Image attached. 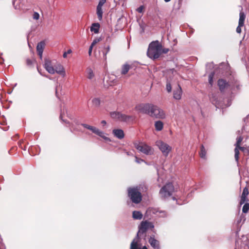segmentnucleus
I'll return each instance as SVG.
<instances>
[{"mask_svg": "<svg viewBox=\"0 0 249 249\" xmlns=\"http://www.w3.org/2000/svg\"><path fill=\"white\" fill-rule=\"evenodd\" d=\"M32 61L30 59H27V64L28 65H31L32 64Z\"/></svg>", "mask_w": 249, "mask_h": 249, "instance_id": "nucleus-46", "label": "nucleus"}, {"mask_svg": "<svg viewBox=\"0 0 249 249\" xmlns=\"http://www.w3.org/2000/svg\"><path fill=\"white\" fill-rule=\"evenodd\" d=\"M163 123L160 121H156L155 123V129L157 131H160L163 128Z\"/></svg>", "mask_w": 249, "mask_h": 249, "instance_id": "nucleus-26", "label": "nucleus"}, {"mask_svg": "<svg viewBox=\"0 0 249 249\" xmlns=\"http://www.w3.org/2000/svg\"><path fill=\"white\" fill-rule=\"evenodd\" d=\"M81 125H82L85 128L90 130L91 131H92V133H93L94 134L95 133L97 129V128L96 127L89 125L86 124H82Z\"/></svg>", "mask_w": 249, "mask_h": 249, "instance_id": "nucleus-25", "label": "nucleus"}, {"mask_svg": "<svg viewBox=\"0 0 249 249\" xmlns=\"http://www.w3.org/2000/svg\"><path fill=\"white\" fill-rule=\"evenodd\" d=\"M244 25H239V24H238V26L236 28V31L237 33L240 34L241 32V27H243Z\"/></svg>", "mask_w": 249, "mask_h": 249, "instance_id": "nucleus-41", "label": "nucleus"}, {"mask_svg": "<svg viewBox=\"0 0 249 249\" xmlns=\"http://www.w3.org/2000/svg\"><path fill=\"white\" fill-rule=\"evenodd\" d=\"M39 14L36 12H34L33 15V18L34 19L38 20L39 18Z\"/></svg>", "mask_w": 249, "mask_h": 249, "instance_id": "nucleus-36", "label": "nucleus"}, {"mask_svg": "<svg viewBox=\"0 0 249 249\" xmlns=\"http://www.w3.org/2000/svg\"><path fill=\"white\" fill-rule=\"evenodd\" d=\"M2 129H3L4 131H6L7 130L8 128H7V127H2L1 128Z\"/></svg>", "mask_w": 249, "mask_h": 249, "instance_id": "nucleus-51", "label": "nucleus"}, {"mask_svg": "<svg viewBox=\"0 0 249 249\" xmlns=\"http://www.w3.org/2000/svg\"><path fill=\"white\" fill-rule=\"evenodd\" d=\"M149 115L158 119H164L165 117L163 110L155 105H153Z\"/></svg>", "mask_w": 249, "mask_h": 249, "instance_id": "nucleus-6", "label": "nucleus"}, {"mask_svg": "<svg viewBox=\"0 0 249 249\" xmlns=\"http://www.w3.org/2000/svg\"><path fill=\"white\" fill-rule=\"evenodd\" d=\"M242 140H243V138L241 136L238 137L237 138V142L236 143V147L234 149V152H235L234 157H235V159L236 161H237V162H238V161L239 155V151L238 149V147L240 145V143L241 142Z\"/></svg>", "mask_w": 249, "mask_h": 249, "instance_id": "nucleus-13", "label": "nucleus"}, {"mask_svg": "<svg viewBox=\"0 0 249 249\" xmlns=\"http://www.w3.org/2000/svg\"><path fill=\"white\" fill-rule=\"evenodd\" d=\"M4 59L2 57H0V64H2L3 63Z\"/></svg>", "mask_w": 249, "mask_h": 249, "instance_id": "nucleus-48", "label": "nucleus"}, {"mask_svg": "<svg viewBox=\"0 0 249 249\" xmlns=\"http://www.w3.org/2000/svg\"><path fill=\"white\" fill-rule=\"evenodd\" d=\"M156 145L161 151L163 155L167 157L172 150V147L168 144L161 141H158L156 142Z\"/></svg>", "mask_w": 249, "mask_h": 249, "instance_id": "nucleus-7", "label": "nucleus"}, {"mask_svg": "<svg viewBox=\"0 0 249 249\" xmlns=\"http://www.w3.org/2000/svg\"><path fill=\"white\" fill-rule=\"evenodd\" d=\"M246 16L243 12H240L239 15V25H244Z\"/></svg>", "mask_w": 249, "mask_h": 249, "instance_id": "nucleus-27", "label": "nucleus"}, {"mask_svg": "<svg viewBox=\"0 0 249 249\" xmlns=\"http://www.w3.org/2000/svg\"><path fill=\"white\" fill-rule=\"evenodd\" d=\"M72 51L71 49H69L67 51V52H65L63 54V56L64 58H66L67 57V54H70L71 53Z\"/></svg>", "mask_w": 249, "mask_h": 249, "instance_id": "nucleus-40", "label": "nucleus"}, {"mask_svg": "<svg viewBox=\"0 0 249 249\" xmlns=\"http://www.w3.org/2000/svg\"><path fill=\"white\" fill-rule=\"evenodd\" d=\"M45 46V42L44 41H41L37 44L36 47V51L38 54L39 56L40 59H42L43 50Z\"/></svg>", "mask_w": 249, "mask_h": 249, "instance_id": "nucleus-16", "label": "nucleus"}, {"mask_svg": "<svg viewBox=\"0 0 249 249\" xmlns=\"http://www.w3.org/2000/svg\"><path fill=\"white\" fill-rule=\"evenodd\" d=\"M144 9V6L143 5H141L140 7H139L137 9V11L140 13H142L143 12Z\"/></svg>", "mask_w": 249, "mask_h": 249, "instance_id": "nucleus-39", "label": "nucleus"}, {"mask_svg": "<svg viewBox=\"0 0 249 249\" xmlns=\"http://www.w3.org/2000/svg\"><path fill=\"white\" fill-rule=\"evenodd\" d=\"M130 65L127 64L123 65L122 68L121 73L122 74H125L127 73L130 69Z\"/></svg>", "mask_w": 249, "mask_h": 249, "instance_id": "nucleus-28", "label": "nucleus"}, {"mask_svg": "<svg viewBox=\"0 0 249 249\" xmlns=\"http://www.w3.org/2000/svg\"><path fill=\"white\" fill-rule=\"evenodd\" d=\"M110 51V47L109 46H107V47H104V49L102 50L103 53V58L104 61H106L107 59V54L109 53Z\"/></svg>", "mask_w": 249, "mask_h": 249, "instance_id": "nucleus-24", "label": "nucleus"}, {"mask_svg": "<svg viewBox=\"0 0 249 249\" xmlns=\"http://www.w3.org/2000/svg\"><path fill=\"white\" fill-rule=\"evenodd\" d=\"M176 191L173 184L169 182L164 185L160 191V194L162 198H166L171 196Z\"/></svg>", "mask_w": 249, "mask_h": 249, "instance_id": "nucleus-5", "label": "nucleus"}, {"mask_svg": "<svg viewBox=\"0 0 249 249\" xmlns=\"http://www.w3.org/2000/svg\"><path fill=\"white\" fill-rule=\"evenodd\" d=\"M246 200V197L243 196H241V198L240 201V204L242 205L244 204Z\"/></svg>", "mask_w": 249, "mask_h": 249, "instance_id": "nucleus-42", "label": "nucleus"}, {"mask_svg": "<svg viewBox=\"0 0 249 249\" xmlns=\"http://www.w3.org/2000/svg\"><path fill=\"white\" fill-rule=\"evenodd\" d=\"M106 124H107V122H106V121L103 120V121H101V124H102L104 125Z\"/></svg>", "mask_w": 249, "mask_h": 249, "instance_id": "nucleus-50", "label": "nucleus"}, {"mask_svg": "<svg viewBox=\"0 0 249 249\" xmlns=\"http://www.w3.org/2000/svg\"><path fill=\"white\" fill-rule=\"evenodd\" d=\"M86 72L87 73V78L88 79H92L94 77V73L91 68H87L86 70Z\"/></svg>", "mask_w": 249, "mask_h": 249, "instance_id": "nucleus-29", "label": "nucleus"}, {"mask_svg": "<svg viewBox=\"0 0 249 249\" xmlns=\"http://www.w3.org/2000/svg\"><path fill=\"white\" fill-rule=\"evenodd\" d=\"M142 190L143 188L141 185L128 188V196L133 203L138 204L141 201Z\"/></svg>", "mask_w": 249, "mask_h": 249, "instance_id": "nucleus-2", "label": "nucleus"}, {"mask_svg": "<svg viewBox=\"0 0 249 249\" xmlns=\"http://www.w3.org/2000/svg\"><path fill=\"white\" fill-rule=\"evenodd\" d=\"M148 242L154 249H160V242L154 236H151L149 238Z\"/></svg>", "mask_w": 249, "mask_h": 249, "instance_id": "nucleus-14", "label": "nucleus"}, {"mask_svg": "<svg viewBox=\"0 0 249 249\" xmlns=\"http://www.w3.org/2000/svg\"><path fill=\"white\" fill-rule=\"evenodd\" d=\"M104 4V3L98 2V4L96 7V14L99 21L102 20L103 18V11L102 8Z\"/></svg>", "mask_w": 249, "mask_h": 249, "instance_id": "nucleus-15", "label": "nucleus"}, {"mask_svg": "<svg viewBox=\"0 0 249 249\" xmlns=\"http://www.w3.org/2000/svg\"><path fill=\"white\" fill-rule=\"evenodd\" d=\"M152 213L160 217H164L167 216L166 213L164 211L153 210Z\"/></svg>", "mask_w": 249, "mask_h": 249, "instance_id": "nucleus-22", "label": "nucleus"}, {"mask_svg": "<svg viewBox=\"0 0 249 249\" xmlns=\"http://www.w3.org/2000/svg\"><path fill=\"white\" fill-rule=\"evenodd\" d=\"M139 243V244H140V246H138V247H139L138 249H148L145 246H142V241H140V242Z\"/></svg>", "mask_w": 249, "mask_h": 249, "instance_id": "nucleus-43", "label": "nucleus"}, {"mask_svg": "<svg viewBox=\"0 0 249 249\" xmlns=\"http://www.w3.org/2000/svg\"><path fill=\"white\" fill-rule=\"evenodd\" d=\"M182 89L179 85H178L173 90V97L176 100H180L182 96Z\"/></svg>", "mask_w": 249, "mask_h": 249, "instance_id": "nucleus-12", "label": "nucleus"}, {"mask_svg": "<svg viewBox=\"0 0 249 249\" xmlns=\"http://www.w3.org/2000/svg\"><path fill=\"white\" fill-rule=\"evenodd\" d=\"M162 46L158 41H153L151 42L147 52V56L152 59H155L159 58L161 54Z\"/></svg>", "mask_w": 249, "mask_h": 249, "instance_id": "nucleus-1", "label": "nucleus"}, {"mask_svg": "<svg viewBox=\"0 0 249 249\" xmlns=\"http://www.w3.org/2000/svg\"><path fill=\"white\" fill-rule=\"evenodd\" d=\"M60 117V118H61V119H62V114H61ZM62 120L63 122H65V123H67V122H66L65 121H64V120Z\"/></svg>", "mask_w": 249, "mask_h": 249, "instance_id": "nucleus-53", "label": "nucleus"}, {"mask_svg": "<svg viewBox=\"0 0 249 249\" xmlns=\"http://www.w3.org/2000/svg\"><path fill=\"white\" fill-rule=\"evenodd\" d=\"M135 161L140 164V163H141L142 162H144L145 163H146V161H145L144 160L141 159V158H138L137 156H135Z\"/></svg>", "mask_w": 249, "mask_h": 249, "instance_id": "nucleus-34", "label": "nucleus"}, {"mask_svg": "<svg viewBox=\"0 0 249 249\" xmlns=\"http://www.w3.org/2000/svg\"><path fill=\"white\" fill-rule=\"evenodd\" d=\"M125 153L128 156H133V154L132 153L129 152H126Z\"/></svg>", "mask_w": 249, "mask_h": 249, "instance_id": "nucleus-49", "label": "nucleus"}, {"mask_svg": "<svg viewBox=\"0 0 249 249\" xmlns=\"http://www.w3.org/2000/svg\"><path fill=\"white\" fill-rule=\"evenodd\" d=\"M239 149H240L241 151H243L244 152H248V150L246 148L244 147H241L240 146V145L238 147V149L239 150Z\"/></svg>", "mask_w": 249, "mask_h": 249, "instance_id": "nucleus-44", "label": "nucleus"}, {"mask_svg": "<svg viewBox=\"0 0 249 249\" xmlns=\"http://www.w3.org/2000/svg\"><path fill=\"white\" fill-rule=\"evenodd\" d=\"M135 147L140 152L146 155H152L154 150L150 146L144 142H135L134 143Z\"/></svg>", "mask_w": 249, "mask_h": 249, "instance_id": "nucleus-4", "label": "nucleus"}, {"mask_svg": "<svg viewBox=\"0 0 249 249\" xmlns=\"http://www.w3.org/2000/svg\"><path fill=\"white\" fill-rule=\"evenodd\" d=\"M100 24L99 23H94L91 24L90 28V31L94 32L95 34H98L100 29Z\"/></svg>", "mask_w": 249, "mask_h": 249, "instance_id": "nucleus-19", "label": "nucleus"}, {"mask_svg": "<svg viewBox=\"0 0 249 249\" xmlns=\"http://www.w3.org/2000/svg\"><path fill=\"white\" fill-rule=\"evenodd\" d=\"M214 75V72H212L209 75V83L212 86L213 84V78Z\"/></svg>", "mask_w": 249, "mask_h": 249, "instance_id": "nucleus-32", "label": "nucleus"}, {"mask_svg": "<svg viewBox=\"0 0 249 249\" xmlns=\"http://www.w3.org/2000/svg\"><path fill=\"white\" fill-rule=\"evenodd\" d=\"M249 210V203H246L243 206L242 208V212L244 213H247Z\"/></svg>", "mask_w": 249, "mask_h": 249, "instance_id": "nucleus-33", "label": "nucleus"}, {"mask_svg": "<svg viewBox=\"0 0 249 249\" xmlns=\"http://www.w3.org/2000/svg\"><path fill=\"white\" fill-rule=\"evenodd\" d=\"M110 115L112 119L122 122H127L131 118V117L130 116H127L117 111L111 112Z\"/></svg>", "mask_w": 249, "mask_h": 249, "instance_id": "nucleus-8", "label": "nucleus"}, {"mask_svg": "<svg viewBox=\"0 0 249 249\" xmlns=\"http://www.w3.org/2000/svg\"><path fill=\"white\" fill-rule=\"evenodd\" d=\"M113 134L117 138L122 139L124 137V133L123 130L120 129H114Z\"/></svg>", "mask_w": 249, "mask_h": 249, "instance_id": "nucleus-18", "label": "nucleus"}, {"mask_svg": "<svg viewBox=\"0 0 249 249\" xmlns=\"http://www.w3.org/2000/svg\"><path fill=\"white\" fill-rule=\"evenodd\" d=\"M142 214L140 211H134L132 213V217L134 219L140 220L142 218Z\"/></svg>", "mask_w": 249, "mask_h": 249, "instance_id": "nucleus-21", "label": "nucleus"}, {"mask_svg": "<svg viewBox=\"0 0 249 249\" xmlns=\"http://www.w3.org/2000/svg\"><path fill=\"white\" fill-rule=\"evenodd\" d=\"M107 2V0H99V3L105 4Z\"/></svg>", "mask_w": 249, "mask_h": 249, "instance_id": "nucleus-47", "label": "nucleus"}, {"mask_svg": "<svg viewBox=\"0 0 249 249\" xmlns=\"http://www.w3.org/2000/svg\"><path fill=\"white\" fill-rule=\"evenodd\" d=\"M93 47V46L91 45L90 46L89 48V55H90L91 54Z\"/></svg>", "mask_w": 249, "mask_h": 249, "instance_id": "nucleus-45", "label": "nucleus"}, {"mask_svg": "<svg viewBox=\"0 0 249 249\" xmlns=\"http://www.w3.org/2000/svg\"><path fill=\"white\" fill-rule=\"evenodd\" d=\"M217 85L221 91H223L229 86H231L232 88H234L236 87L237 89L239 88V85L236 83V82H235L234 83H229V82H226V81L223 79H219L217 82Z\"/></svg>", "mask_w": 249, "mask_h": 249, "instance_id": "nucleus-9", "label": "nucleus"}, {"mask_svg": "<svg viewBox=\"0 0 249 249\" xmlns=\"http://www.w3.org/2000/svg\"><path fill=\"white\" fill-rule=\"evenodd\" d=\"M45 76L48 78H49V79L51 80L52 78L48 75H45Z\"/></svg>", "mask_w": 249, "mask_h": 249, "instance_id": "nucleus-52", "label": "nucleus"}, {"mask_svg": "<svg viewBox=\"0 0 249 249\" xmlns=\"http://www.w3.org/2000/svg\"><path fill=\"white\" fill-rule=\"evenodd\" d=\"M168 52V49L165 50V51H163L164 53H166Z\"/></svg>", "mask_w": 249, "mask_h": 249, "instance_id": "nucleus-54", "label": "nucleus"}, {"mask_svg": "<svg viewBox=\"0 0 249 249\" xmlns=\"http://www.w3.org/2000/svg\"><path fill=\"white\" fill-rule=\"evenodd\" d=\"M166 90L168 92H170L172 90V86L169 82H167L166 84Z\"/></svg>", "mask_w": 249, "mask_h": 249, "instance_id": "nucleus-37", "label": "nucleus"}, {"mask_svg": "<svg viewBox=\"0 0 249 249\" xmlns=\"http://www.w3.org/2000/svg\"><path fill=\"white\" fill-rule=\"evenodd\" d=\"M92 105L95 107H99L101 104L100 99L98 98H94L92 100Z\"/></svg>", "mask_w": 249, "mask_h": 249, "instance_id": "nucleus-30", "label": "nucleus"}, {"mask_svg": "<svg viewBox=\"0 0 249 249\" xmlns=\"http://www.w3.org/2000/svg\"><path fill=\"white\" fill-rule=\"evenodd\" d=\"M37 70H38V71L40 73V74L42 75V74H41V73L40 72V71H39V70H38V69Z\"/></svg>", "mask_w": 249, "mask_h": 249, "instance_id": "nucleus-57", "label": "nucleus"}, {"mask_svg": "<svg viewBox=\"0 0 249 249\" xmlns=\"http://www.w3.org/2000/svg\"><path fill=\"white\" fill-rule=\"evenodd\" d=\"M100 40H101V38H96L93 40L91 45H92L94 46L96 44H97L98 42H99Z\"/></svg>", "mask_w": 249, "mask_h": 249, "instance_id": "nucleus-38", "label": "nucleus"}, {"mask_svg": "<svg viewBox=\"0 0 249 249\" xmlns=\"http://www.w3.org/2000/svg\"><path fill=\"white\" fill-rule=\"evenodd\" d=\"M199 154H200V156L201 158L204 159H206V151L204 146L202 145L201 146L200 152Z\"/></svg>", "mask_w": 249, "mask_h": 249, "instance_id": "nucleus-31", "label": "nucleus"}, {"mask_svg": "<svg viewBox=\"0 0 249 249\" xmlns=\"http://www.w3.org/2000/svg\"><path fill=\"white\" fill-rule=\"evenodd\" d=\"M140 226H141L142 227L145 228L147 231L149 229H152L154 228V225L151 222H149L146 221H142Z\"/></svg>", "mask_w": 249, "mask_h": 249, "instance_id": "nucleus-20", "label": "nucleus"}, {"mask_svg": "<svg viewBox=\"0 0 249 249\" xmlns=\"http://www.w3.org/2000/svg\"><path fill=\"white\" fill-rule=\"evenodd\" d=\"M55 94H56V96H57V89H56Z\"/></svg>", "mask_w": 249, "mask_h": 249, "instance_id": "nucleus-56", "label": "nucleus"}, {"mask_svg": "<svg viewBox=\"0 0 249 249\" xmlns=\"http://www.w3.org/2000/svg\"><path fill=\"white\" fill-rule=\"evenodd\" d=\"M44 68L50 74L55 73L54 68L53 67L51 61L48 59H45L44 64Z\"/></svg>", "mask_w": 249, "mask_h": 249, "instance_id": "nucleus-11", "label": "nucleus"}, {"mask_svg": "<svg viewBox=\"0 0 249 249\" xmlns=\"http://www.w3.org/2000/svg\"><path fill=\"white\" fill-rule=\"evenodd\" d=\"M146 232L147 230L145 228L140 225L137 236L130 244V249H138V246H140V244H139L140 241H142V239L144 240L146 239Z\"/></svg>", "mask_w": 249, "mask_h": 249, "instance_id": "nucleus-3", "label": "nucleus"}, {"mask_svg": "<svg viewBox=\"0 0 249 249\" xmlns=\"http://www.w3.org/2000/svg\"><path fill=\"white\" fill-rule=\"evenodd\" d=\"M166 2H169L171 0H164Z\"/></svg>", "mask_w": 249, "mask_h": 249, "instance_id": "nucleus-55", "label": "nucleus"}, {"mask_svg": "<svg viewBox=\"0 0 249 249\" xmlns=\"http://www.w3.org/2000/svg\"><path fill=\"white\" fill-rule=\"evenodd\" d=\"M55 72L61 75L62 77H64L66 76V72L64 67L61 65H58L54 69Z\"/></svg>", "mask_w": 249, "mask_h": 249, "instance_id": "nucleus-17", "label": "nucleus"}, {"mask_svg": "<svg viewBox=\"0 0 249 249\" xmlns=\"http://www.w3.org/2000/svg\"><path fill=\"white\" fill-rule=\"evenodd\" d=\"M153 105L151 104H141L137 105L136 109L140 112L149 115Z\"/></svg>", "mask_w": 249, "mask_h": 249, "instance_id": "nucleus-10", "label": "nucleus"}, {"mask_svg": "<svg viewBox=\"0 0 249 249\" xmlns=\"http://www.w3.org/2000/svg\"><path fill=\"white\" fill-rule=\"evenodd\" d=\"M248 194H249L248 189L247 187H245L243 189L242 196L247 197V196H248Z\"/></svg>", "mask_w": 249, "mask_h": 249, "instance_id": "nucleus-35", "label": "nucleus"}, {"mask_svg": "<svg viewBox=\"0 0 249 249\" xmlns=\"http://www.w3.org/2000/svg\"><path fill=\"white\" fill-rule=\"evenodd\" d=\"M95 134L101 137L106 141H110L109 139L106 136L105 133L98 128L97 129Z\"/></svg>", "mask_w": 249, "mask_h": 249, "instance_id": "nucleus-23", "label": "nucleus"}]
</instances>
